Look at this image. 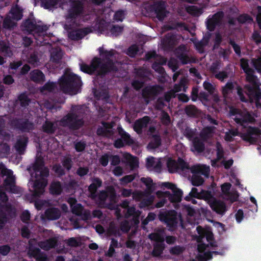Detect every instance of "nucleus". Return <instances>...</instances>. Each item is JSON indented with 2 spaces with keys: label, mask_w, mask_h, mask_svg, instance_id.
<instances>
[{
  "label": "nucleus",
  "mask_w": 261,
  "mask_h": 261,
  "mask_svg": "<svg viewBox=\"0 0 261 261\" xmlns=\"http://www.w3.org/2000/svg\"><path fill=\"white\" fill-rule=\"evenodd\" d=\"M228 43L230 45L233 49L234 51L238 57L241 56V46L237 44L233 39L229 38L228 40Z\"/></svg>",
  "instance_id": "6e6d98bb"
},
{
  "label": "nucleus",
  "mask_w": 261,
  "mask_h": 261,
  "mask_svg": "<svg viewBox=\"0 0 261 261\" xmlns=\"http://www.w3.org/2000/svg\"><path fill=\"white\" fill-rule=\"evenodd\" d=\"M140 180L146 186L145 195L134 193L133 196H152L151 194L156 190V184L153 182V180L150 177H142Z\"/></svg>",
  "instance_id": "f3484780"
},
{
  "label": "nucleus",
  "mask_w": 261,
  "mask_h": 261,
  "mask_svg": "<svg viewBox=\"0 0 261 261\" xmlns=\"http://www.w3.org/2000/svg\"><path fill=\"white\" fill-rule=\"evenodd\" d=\"M98 51L100 56L103 58L102 60L98 57H94L90 65L81 64V71L90 75L94 74L97 71V74L100 76H105L109 73L116 72L118 68L113 60L111 59L115 55V50L111 49L107 50L104 49L103 47H100Z\"/></svg>",
  "instance_id": "f03ea898"
},
{
  "label": "nucleus",
  "mask_w": 261,
  "mask_h": 261,
  "mask_svg": "<svg viewBox=\"0 0 261 261\" xmlns=\"http://www.w3.org/2000/svg\"><path fill=\"white\" fill-rule=\"evenodd\" d=\"M180 218V215H178L177 212L174 210L162 209L160 211L158 214L159 220L166 226L168 230L171 231L177 228Z\"/></svg>",
  "instance_id": "0eeeda50"
},
{
  "label": "nucleus",
  "mask_w": 261,
  "mask_h": 261,
  "mask_svg": "<svg viewBox=\"0 0 261 261\" xmlns=\"http://www.w3.org/2000/svg\"><path fill=\"white\" fill-rule=\"evenodd\" d=\"M224 13L219 11L212 15L211 18H207L206 21L207 29L211 31H214L217 27L220 26L222 24Z\"/></svg>",
  "instance_id": "dca6fc26"
},
{
  "label": "nucleus",
  "mask_w": 261,
  "mask_h": 261,
  "mask_svg": "<svg viewBox=\"0 0 261 261\" xmlns=\"http://www.w3.org/2000/svg\"><path fill=\"white\" fill-rule=\"evenodd\" d=\"M209 37L204 38L201 41L195 43V47L199 53H203L204 52V48L207 45L209 42Z\"/></svg>",
  "instance_id": "37998d69"
},
{
  "label": "nucleus",
  "mask_w": 261,
  "mask_h": 261,
  "mask_svg": "<svg viewBox=\"0 0 261 261\" xmlns=\"http://www.w3.org/2000/svg\"><path fill=\"white\" fill-rule=\"evenodd\" d=\"M150 121V118L149 116H146L142 118H140L137 120L134 124L133 128L134 130L138 134H140L142 133V129L143 128H145L147 126L148 124Z\"/></svg>",
  "instance_id": "6ab92c4d"
},
{
  "label": "nucleus",
  "mask_w": 261,
  "mask_h": 261,
  "mask_svg": "<svg viewBox=\"0 0 261 261\" xmlns=\"http://www.w3.org/2000/svg\"><path fill=\"white\" fill-rule=\"evenodd\" d=\"M92 183L88 186V191L90 193L89 196H97L96 194L97 190L102 185V180L99 177H93L90 178Z\"/></svg>",
  "instance_id": "aec40b11"
},
{
  "label": "nucleus",
  "mask_w": 261,
  "mask_h": 261,
  "mask_svg": "<svg viewBox=\"0 0 261 261\" xmlns=\"http://www.w3.org/2000/svg\"><path fill=\"white\" fill-rule=\"evenodd\" d=\"M9 14L11 15L10 17L16 21L20 20L23 16L22 10L17 5L11 8Z\"/></svg>",
  "instance_id": "2f4dec72"
},
{
  "label": "nucleus",
  "mask_w": 261,
  "mask_h": 261,
  "mask_svg": "<svg viewBox=\"0 0 261 261\" xmlns=\"http://www.w3.org/2000/svg\"><path fill=\"white\" fill-rule=\"evenodd\" d=\"M234 88V84L232 82H227L225 85L222 88V92L224 97H226L230 93L232 92V90Z\"/></svg>",
  "instance_id": "de8ad7c7"
},
{
  "label": "nucleus",
  "mask_w": 261,
  "mask_h": 261,
  "mask_svg": "<svg viewBox=\"0 0 261 261\" xmlns=\"http://www.w3.org/2000/svg\"><path fill=\"white\" fill-rule=\"evenodd\" d=\"M33 169L35 173L36 177H47L49 175L48 169L45 167L44 159L41 156H37L36 158L33 165Z\"/></svg>",
  "instance_id": "f8f14e48"
},
{
  "label": "nucleus",
  "mask_w": 261,
  "mask_h": 261,
  "mask_svg": "<svg viewBox=\"0 0 261 261\" xmlns=\"http://www.w3.org/2000/svg\"><path fill=\"white\" fill-rule=\"evenodd\" d=\"M5 191L15 194H20V196H29L28 194L23 195V189L15 185V179L12 177H7L3 182Z\"/></svg>",
  "instance_id": "4468645a"
},
{
  "label": "nucleus",
  "mask_w": 261,
  "mask_h": 261,
  "mask_svg": "<svg viewBox=\"0 0 261 261\" xmlns=\"http://www.w3.org/2000/svg\"><path fill=\"white\" fill-rule=\"evenodd\" d=\"M18 99L22 107H27L31 102L30 99L25 93L20 94L18 97Z\"/></svg>",
  "instance_id": "09e8293b"
},
{
  "label": "nucleus",
  "mask_w": 261,
  "mask_h": 261,
  "mask_svg": "<svg viewBox=\"0 0 261 261\" xmlns=\"http://www.w3.org/2000/svg\"><path fill=\"white\" fill-rule=\"evenodd\" d=\"M128 164L131 170H134L139 167V161L137 157L133 156L128 153Z\"/></svg>",
  "instance_id": "8fccbe9b"
},
{
  "label": "nucleus",
  "mask_w": 261,
  "mask_h": 261,
  "mask_svg": "<svg viewBox=\"0 0 261 261\" xmlns=\"http://www.w3.org/2000/svg\"><path fill=\"white\" fill-rule=\"evenodd\" d=\"M57 90V84L56 82L48 81L42 87H40V91L42 93L46 92L54 93Z\"/></svg>",
  "instance_id": "473e14b6"
},
{
  "label": "nucleus",
  "mask_w": 261,
  "mask_h": 261,
  "mask_svg": "<svg viewBox=\"0 0 261 261\" xmlns=\"http://www.w3.org/2000/svg\"><path fill=\"white\" fill-rule=\"evenodd\" d=\"M58 240L56 238H50L45 241H40L38 245L43 250L48 251L57 246Z\"/></svg>",
  "instance_id": "412c9836"
},
{
  "label": "nucleus",
  "mask_w": 261,
  "mask_h": 261,
  "mask_svg": "<svg viewBox=\"0 0 261 261\" xmlns=\"http://www.w3.org/2000/svg\"><path fill=\"white\" fill-rule=\"evenodd\" d=\"M185 112L190 117H197L200 113V110L193 105L187 106L185 108Z\"/></svg>",
  "instance_id": "e433bc0d"
},
{
  "label": "nucleus",
  "mask_w": 261,
  "mask_h": 261,
  "mask_svg": "<svg viewBox=\"0 0 261 261\" xmlns=\"http://www.w3.org/2000/svg\"><path fill=\"white\" fill-rule=\"evenodd\" d=\"M185 250V248L184 247L179 245H175L174 247L170 248L169 249V252L172 255H179L182 254Z\"/></svg>",
  "instance_id": "603ef678"
},
{
  "label": "nucleus",
  "mask_w": 261,
  "mask_h": 261,
  "mask_svg": "<svg viewBox=\"0 0 261 261\" xmlns=\"http://www.w3.org/2000/svg\"><path fill=\"white\" fill-rule=\"evenodd\" d=\"M123 31V27L119 25H113L110 33L113 36L117 37L121 35Z\"/></svg>",
  "instance_id": "864d4df0"
},
{
  "label": "nucleus",
  "mask_w": 261,
  "mask_h": 261,
  "mask_svg": "<svg viewBox=\"0 0 261 261\" xmlns=\"http://www.w3.org/2000/svg\"><path fill=\"white\" fill-rule=\"evenodd\" d=\"M22 25L24 30L30 33L33 32L43 33L47 30V27L46 25L37 24L35 19H31L30 18L26 19L23 22Z\"/></svg>",
  "instance_id": "2eb2a0df"
},
{
  "label": "nucleus",
  "mask_w": 261,
  "mask_h": 261,
  "mask_svg": "<svg viewBox=\"0 0 261 261\" xmlns=\"http://www.w3.org/2000/svg\"><path fill=\"white\" fill-rule=\"evenodd\" d=\"M232 116L237 115L234 118V121L238 124L246 128V131L240 134V137L245 141L254 144L257 142V137L261 134V130L256 127L248 126L249 123H253L255 118L248 112L243 113L237 109H231L230 111Z\"/></svg>",
  "instance_id": "7ed1b4c3"
},
{
  "label": "nucleus",
  "mask_w": 261,
  "mask_h": 261,
  "mask_svg": "<svg viewBox=\"0 0 261 261\" xmlns=\"http://www.w3.org/2000/svg\"><path fill=\"white\" fill-rule=\"evenodd\" d=\"M60 90L65 94L74 95L77 93L82 86L81 77L70 73L62 75L59 80Z\"/></svg>",
  "instance_id": "423d86ee"
},
{
  "label": "nucleus",
  "mask_w": 261,
  "mask_h": 261,
  "mask_svg": "<svg viewBox=\"0 0 261 261\" xmlns=\"http://www.w3.org/2000/svg\"><path fill=\"white\" fill-rule=\"evenodd\" d=\"M215 126H206L201 131L200 137L203 141H206L212 138L214 133Z\"/></svg>",
  "instance_id": "7c9ffc66"
},
{
  "label": "nucleus",
  "mask_w": 261,
  "mask_h": 261,
  "mask_svg": "<svg viewBox=\"0 0 261 261\" xmlns=\"http://www.w3.org/2000/svg\"><path fill=\"white\" fill-rule=\"evenodd\" d=\"M30 75L31 80L35 83H41L45 81L44 74L39 69L33 70L30 72Z\"/></svg>",
  "instance_id": "cd10ccee"
},
{
  "label": "nucleus",
  "mask_w": 261,
  "mask_h": 261,
  "mask_svg": "<svg viewBox=\"0 0 261 261\" xmlns=\"http://www.w3.org/2000/svg\"><path fill=\"white\" fill-rule=\"evenodd\" d=\"M209 172V167H207L205 166H194L192 167L191 171H190L191 173H196L198 175H203L206 176L208 175Z\"/></svg>",
  "instance_id": "c9c22d12"
},
{
  "label": "nucleus",
  "mask_w": 261,
  "mask_h": 261,
  "mask_svg": "<svg viewBox=\"0 0 261 261\" xmlns=\"http://www.w3.org/2000/svg\"><path fill=\"white\" fill-rule=\"evenodd\" d=\"M86 0H70L69 7L65 16L66 20L65 24L67 30H72L76 25V20L81 17L84 11L83 1Z\"/></svg>",
  "instance_id": "39448f33"
},
{
  "label": "nucleus",
  "mask_w": 261,
  "mask_h": 261,
  "mask_svg": "<svg viewBox=\"0 0 261 261\" xmlns=\"http://www.w3.org/2000/svg\"><path fill=\"white\" fill-rule=\"evenodd\" d=\"M191 176V183L194 186H199L201 185L204 182V179L200 175L196 173H192Z\"/></svg>",
  "instance_id": "a18cd8bd"
},
{
  "label": "nucleus",
  "mask_w": 261,
  "mask_h": 261,
  "mask_svg": "<svg viewBox=\"0 0 261 261\" xmlns=\"http://www.w3.org/2000/svg\"><path fill=\"white\" fill-rule=\"evenodd\" d=\"M59 0H41V6L45 9H49L57 5Z\"/></svg>",
  "instance_id": "49530a36"
},
{
  "label": "nucleus",
  "mask_w": 261,
  "mask_h": 261,
  "mask_svg": "<svg viewBox=\"0 0 261 261\" xmlns=\"http://www.w3.org/2000/svg\"><path fill=\"white\" fill-rule=\"evenodd\" d=\"M136 174L127 175L120 179L122 185H126L132 181L136 177Z\"/></svg>",
  "instance_id": "bf43d9fd"
},
{
  "label": "nucleus",
  "mask_w": 261,
  "mask_h": 261,
  "mask_svg": "<svg viewBox=\"0 0 261 261\" xmlns=\"http://www.w3.org/2000/svg\"><path fill=\"white\" fill-rule=\"evenodd\" d=\"M187 196H213L211 192L208 190H205L201 188L193 187L191 191Z\"/></svg>",
  "instance_id": "f704fd0d"
},
{
  "label": "nucleus",
  "mask_w": 261,
  "mask_h": 261,
  "mask_svg": "<svg viewBox=\"0 0 261 261\" xmlns=\"http://www.w3.org/2000/svg\"><path fill=\"white\" fill-rule=\"evenodd\" d=\"M237 20L240 24H244L246 23L250 24L253 21L252 17L248 14L246 13L239 15L237 18Z\"/></svg>",
  "instance_id": "79ce46f5"
},
{
  "label": "nucleus",
  "mask_w": 261,
  "mask_h": 261,
  "mask_svg": "<svg viewBox=\"0 0 261 261\" xmlns=\"http://www.w3.org/2000/svg\"><path fill=\"white\" fill-rule=\"evenodd\" d=\"M222 41V37L220 33L217 32L215 34V37L214 39V44L213 45V49H218Z\"/></svg>",
  "instance_id": "e2e57ef3"
},
{
  "label": "nucleus",
  "mask_w": 261,
  "mask_h": 261,
  "mask_svg": "<svg viewBox=\"0 0 261 261\" xmlns=\"http://www.w3.org/2000/svg\"><path fill=\"white\" fill-rule=\"evenodd\" d=\"M11 17L7 16L3 20V27L6 29H11L15 25V23L12 21Z\"/></svg>",
  "instance_id": "5fc2aeb1"
},
{
  "label": "nucleus",
  "mask_w": 261,
  "mask_h": 261,
  "mask_svg": "<svg viewBox=\"0 0 261 261\" xmlns=\"http://www.w3.org/2000/svg\"><path fill=\"white\" fill-rule=\"evenodd\" d=\"M175 43L176 37L173 34L166 35L163 40V45L167 49H172L175 45Z\"/></svg>",
  "instance_id": "b1692460"
},
{
  "label": "nucleus",
  "mask_w": 261,
  "mask_h": 261,
  "mask_svg": "<svg viewBox=\"0 0 261 261\" xmlns=\"http://www.w3.org/2000/svg\"><path fill=\"white\" fill-rule=\"evenodd\" d=\"M159 186L163 190L166 189L170 190L172 193H176L178 194H182L183 192L180 189L177 187L176 185L171 182H162L159 184Z\"/></svg>",
  "instance_id": "393cba45"
},
{
  "label": "nucleus",
  "mask_w": 261,
  "mask_h": 261,
  "mask_svg": "<svg viewBox=\"0 0 261 261\" xmlns=\"http://www.w3.org/2000/svg\"><path fill=\"white\" fill-rule=\"evenodd\" d=\"M162 90L163 88L159 85L147 86L142 89V95L145 101L148 102L154 99Z\"/></svg>",
  "instance_id": "ddd939ff"
},
{
  "label": "nucleus",
  "mask_w": 261,
  "mask_h": 261,
  "mask_svg": "<svg viewBox=\"0 0 261 261\" xmlns=\"http://www.w3.org/2000/svg\"><path fill=\"white\" fill-rule=\"evenodd\" d=\"M11 127L23 133H29L34 129L33 123L28 118H14L9 122Z\"/></svg>",
  "instance_id": "9d476101"
},
{
  "label": "nucleus",
  "mask_w": 261,
  "mask_h": 261,
  "mask_svg": "<svg viewBox=\"0 0 261 261\" xmlns=\"http://www.w3.org/2000/svg\"><path fill=\"white\" fill-rule=\"evenodd\" d=\"M129 202L127 200H124L121 206L124 208H126V211L124 214L125 218L128 219L132 217L130 222L134 225H138L139 224L140 216L141 212L137 210L135 206H129Z\"/></svg>",
  "instance_id": "9b49d317"
},
{
  "label": "nucleus",
  "mask_w": 261,
  "mask_h": 261,
  "mask_svg": "<svg viewBox=\"0 0 261 261\" xmlns=\"http://www.w3.org/2000/svg\"><path fill=\"white\" fill-rule=\"evenodd\" d=\"M143 197H133L134 199L137 200H140L141 198ZM147 198H144L142 200V201L139 203V207L141 208H145L149 206L152 205L154 198L155 197H147Z\"/></svg>",
  "instance_id": "58836bf2"
},
{
  "label": "nucleus",
  "mask_w": 261,
  "mask_h": 261,
  "mask_svg": "<svg viewBox=\"0 0 261 261\" xmlns=\"http://www.w3.org/2000/svg\"><path fill=\"white\" fill-rule=\"evenodd\" d=\"M45 185L42 181L36 180L33 186L34 193L29 196H41L44 191Z\"/></svg>",
  "instance_id": "c756f323"
},
{
  "label": "nucleus",
  "mask_w": 261,
  "mask_h": 261,
  "mask_svg": "<svg viewBox=\"0 0 261 261\" xmlns=\"http://www.w3.org/2000/svg\"><path fill=\"white\" fill-rule=\"evenodd\" d=\"M167 167L170 173H173L178 171L177 161L169 158L167 161Z\"/></svg>",
  "instance_id": "a19ab883"
},
{
  "label": "nucleus",
  "mask_w": 261,
  "mask_h": 261,
  "mask_svg": "<svg viewBox=\"0 0 261 261\" xmlns=\"http://www.w3.org/2000/svg\"><path fill=\"white\" fill-rule=\"evenodd\" d=\"M63 191V186L59 181H53L49 186V192L52 195H60Z\"/></svg>",
  "instance_id": "72a5a7b5"
},
{
  "label": "nucleus",
  "mask_w": 261,
  "mask_h": 261,
  "mask_svg": "<svg viewBox=\"0 0 261 261\" xmlns=\"http://www.w3.org/2000/svg\"><path fill=\"white\" fill-rule=\"evenodd\" d=\"M45 216L48 220H57L60 217L61 212L58 208H49L45 211Z\"/></svg>",
  "instance_id": "bb28decb"
},
{
  "label": "nucleus",
  "mask_w": 261,
  "mask_h": 261,
  "mask_svg": "<svg viewBox=\"0 0 261 261\" xmlns=\"http://www.w3.org/2000/svg\"><path fill=\"white\" fill-rule=\"evenodd\" d=\"M192 141L193 144L192 151H196L198 153H201L204 151L205 144L202 139H200L198 137H195Z\"/></svg>",
  "instance_id": "c85d7f7f"
},
{
  "label": "nucleus",
  "mask_w": 261,
  "mask_h": 261,
  "mask_svg": "<svg viewBox=\"0 0 261 261\" xmlns=\"http://www.w3.org/2000/svg\"><path fill=\"white\" fill-rule=\"evenodd\" d=\"M28 141V138L24 136L21 137L19 139H17L14 147L17 152L20 155H22L24 153Z\"/></svg>",
  "instance_id": "4be33fe9"
},
{
  "label": "nucleus",
  "mask_w": 261,
  "mask_h": 261,
  "mask_svg": "<svg viewBox=\"0 0 261 261\" xmlns=\"http://www.w3.org/2000/svg\"><path fill=\"white\" fill-rule=\"evenodd\" d=\"M217 151V161H219L224 157V150L221 144L219 142H217L216 145Z\"/></svg>",
  "instance_id": "13d9d810"
},
{
  "label": "nucleus",
  "mask_w": 261,
  "mask_h": 261,
  "mask_svg": "<svg viewBox=\"0 0 261 261\" xmlns=\"http://www.w3.org/2000/svg\"><path fill=\"white\" fill-rule=\"evenodd\" d=\"M177 161L178 170H181V172H182L185 175V176L189 177L190 176V171H184L186 169H189V164L181 158H178Z\"/></svg>",
  "instance_id": "4c0bfd02"
},
{
  "label": "nucleus",
  "mask_w": 261,
  "mask_h": 261,
  "mask_svg": "<svg viewBox=\"0 0 261 261\" xmlns=\"http://www.w3.org/2000/svg\"><path fill=\"white\" fill-rule=\"evenodd\" d=\"M57 128L55 122L46 120L42 126V131L47 134H54Z\"/></svg>",
  "instance_id": "a878e982"
},
{
  "label": "nucleus",
  "mask_w": 261,
  "mask_h": 261,
  "mask_svg": "<svg viewBox=\"0 0 261 261\" xmlns=\"http://www.w3.org/2000/svg\"><path fill=\"white\" fill-rule=\"evenodd\" d=\"M240 66L245 73V80L247 84L244 85V89L240 86H237V94L239 99L243 102L254 103L257 109H261L260 80L254 74V70L250 68L248 59H241Z\"/></svg>",
  "instance_id": "f257e3e1"
},
{
  "label": "nucleus",
  "mask_w": 261,
  "mask_h": 261,
  "mask_svg": "<svg viewBox=\"0 0 261 261\" xmlns=\"http://www.w3.org/2000/svg\"><path fill=\"white\" fill-rule=\"evenodd\" d=\"M90 32L91 30L88 28L78 29L69 32L68 37L72 40L78 41L83 38Z\"/></svg>",
  "instance_id": "a211bd4d"
},
{
  "label": "nucleus",
  "mask_w": 261,
  "mask_h": 261,
  "mask_svg": "<svg viewBox=\"0 0 261 261\" xmlns=\"http://www.w3.org/2000/svg\"><path fill=\"white\" fill-rule=\"evenodd\" d=\"M138 51V47L137 45L134 44L128 47L127 54L131 57H134L137 54Z\"/></svg>",
  "instance_id": "338daca9"
},
{
  "label": "nucleus",
  "mask_w": 261,
  "mask_h": 261,
  "mask_svg": "<svg viewBox=\"0 0 261 261\" xmlns=\"http://www.w3.org/2000/svg\"><path fill=\"white\" fill-rule=\"evenodd\" d=\"M204 89L206 90L210 94H213L215 90L214 85L208 81H204L203 83Z\"/></svg>",
  "instance_id": "680f3d73"
},
{
  "label": "nucleus",
  "mask_w": 261,
  "mask_h": 261,
  "mask_svg": "<svg viewBox=\"0 0 261 261\" xmlns=\"http://www.w3.org/2000/svg\"><path fill=\"white\" fill-rule=\"evenodd\" d=\"M215 197H185L184 199L186 201H190L192 198L208 200L209 205L212 210L216 214L223 216L226 211L227 208L225 203L220 200H217L215 198Z\"/></svg>",
  "instance_id": "6e6552de"
},
{
  "label": "nucleus",
  "mask_w": 261,
  "mask_h": 261,
  "mask_svg": "<svg viewBox=\"0 0 261 261\" xmlns=\"http://www.w3.org/2000/svg\"><path fill=\"white\" fill-rule=\"evenodd\" d=\"M165 249V244L162 243H156L154 245L152 250V255L153 256L158 257L160 256Z\"/></svg>",
  "instance_id": "c03bdc74"
},
{
  "label": "nucleus",
  "mask_w": 261,
  "mask_h": 261,
  "mask_svg": "<svg viewBox=\"0 0 261 261\" xmlns=\"http://www.w3.org/2000/svg\"><path fill=\"white\" fill-rule=\"evenodd\" d=\"M26 60L29 64L36 66L38 65L39 59L38 57V52L32 48L26 54Z\"/></svg>",
  "instance_id": "5701e85b"
},
{
  "label": "nucleus",
  "mask_w": 261,
  "mask_h": 261,
  "mask_svg": "<svg viewBox=\"0 0 261 261\" xmlns=\"http://www.w3.org/2000/svg\"><path fill=\"white\" fill-rule=\"evenodd\" d=\"M31 197L33 199L36 208L38 211L41 210L44 207L48 206L49 204L48 201L39 199V198L40 197Z\"/></svg>",
  "instance_id": "ea45409f"
},
{
  "label": "nucleus",
  "mask_w": 261,
  "mask_h": 261,
  "mask_svg": "<svg viewBox=\"0 0 261 261\" xmlns=\"http://www.w3.org/2000/svg\"><path fill=\"white\" fill-rule=\"evenodd\" d=\"M85 110L82 106H72L70 111L59 121L60 126L68 128L71 131H76L85 124Z\"/></svg>",
  "instance_id": "20e7f679"
},
{
  "label": "nucleus",
  "mask_w": 261,
  "mask_h": 261,
  "mask_svg": "<svg viewBox=\"0 0 261 261\" xmlns=\"http://www.w3.org/2000/svg\"><path fill=\"white\" fill-rule=\"evenodd\" d=\"M71 208L72 213L77 216L80 215L81 212L84 210L83 206L80 203L74 204Z\"/></svg>",
  "instance_id": "052dcab7"
},
{
  "label": "nucleus",
  "mask_w": 261,
  "mask_h": 261,
  "mask_svg": "<svg viewBox=\"0 0 261 261\" xmlns=\"http://www.w3.org/2000/svg\"><path fill=\"white\" fill-rule=\"evenodd\" d=\"M120 229L124 233L128 232L130 229L129 221L126 220L122 221L120 224Z\"/></svg>",
  "instance_id": "69168bd1"
},
{
  "label": "nucleus",
  "mask_w": 261,
  "mask_h": 261,
  "mask_svg": "<svg viewBox=\"0 0 261 261\" xmlns=\"http://www.w3.org/2000/svg\"><path fill=\"white\" fill-rule=\"evenodd\" d=\"M184 135L189 140L192 141L195 137V132L192 128L187 127L184 131Z\"/></svg>",
  "instance_id": "0e129e2a"
},
{
  "label": "nucleus",
  "mask_w": 261,
  "mask_h": 261,
  "mask_svg": "<svg viewBox=\"0 0 261 261\" xmlns=\"http://www.w3.org/2000/svg\"><path fill=\"white\" fill-rule=\"evenodd\" d=\"M62 58V52L61 50L56 49L51 53V59L53 62L58 63Z\"/></svg>",
  "instance_id": "3c124183"
},
{
  "label": "nucleus",
  "mask_w": 261,
  "mask_h": 261,
  "mask_svg": "<svg viewBox=\"0 0 261 261\" xmlns=\"http://www.w3.org/2000/svg\"><path fill=\"white\" fill-rule=\"evenodd\" d=\"M166 28L168 30H176L178 28H183L184 30H187L188 29L187 26L184 22H176L172 25H167Z\"/></svg>",
  "instance_id": "4d7b16f0"
},
{
  "label": "nucleus",
  "mask_w": 261,
  "mask_h": 261,
  "mask_svg": "<svg viewBox=\"0 0 261 261\" xmlns=\"http://www.w3.org/2000/svg\"><path fill=\"white\" fill-rule=\"evenodd\" d=\"M62 165L67 171H69L72 165V162L70 158L66 157L62 161Z\"/></svg>",
  "instance_id": "774afa93"
},
{
  "label": "nucleus",
  "mask_w": 261,
  "mask_h": 261,
  "mask_svg": "<svg viewBox=\"0 0 261 261\" xmlns=\"http://www.w3.org/2000/svg\"><path fill=\"white\" fill-rule=\"evenodd\" d=\"M145 9L149 14L155 15L160 20L162 21L166 17L167 10L165 3L163 1H155L146 5Z\"/></svg>",
  "instance_id": "1a4fd4ad"
}]
</instances>
